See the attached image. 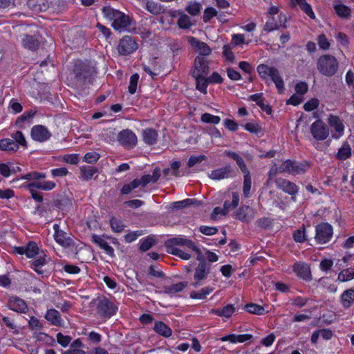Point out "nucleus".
Segmentation results:
<instances>
[{
	"mask_svg": "<svg viewBox=\"0 0 354 354\" xmlns=\"http://www.w3.org/2000/svg\"><path fill=\"white\" fill-rule=\"evenodd\" d=\"M0 150L15 152L17 151V147L13 140L11 138H3L0 140Z\"/></svg>",
	"mask_w": 354,
	"mask_h": 354,
	"instance_id": "obj_41",
	"label": "nucleus"
},
{
	"mask_svg": "<svg viewBox=\"0 0 354 354\" xmlns=\"http://www.w3.org/2000/svg\"><path fill=\"white\" fill-rule=\"evenodd\" d=\"M252 337V335L250 334H243V335H235V334H230L226 336L222 337L220 339L222 342H230L232 343H242L245 342L248 340H250Z\"/></svg>",
	"mask_w": 354,
	"mask_h": 354,
	"instance_id": "obj_32",
	"label": "nucleus"
},
{
	"mask_svg": "<svg viewBox=\"0 0 354 354\" xmlns=\"http://www.w3.org/2000/svg\"><path fill=\"white\" fill-rule=\"evenodd\" d=\"M138 48V44L131 37L124 36L119 41L118 50L120 55H128L135 52Z\"/></svg>",
	"mask_w": 354,
	"mask_h": 354,
	"instance_id": "obj_10",
	"label": "nucleus"
},
{
	"mask_svg": "<svg viewBox=\"0 0 354 354\" xmlns=\"http://www.w3.org/2000/svg\"><path fill=\"white\" fill-rule=\"evenodd\" d=\"M211 266L206 261H202L198 263L194 270V282L192 286L197 288L201 286L203 281L207 279L210 272Z\"/></svg>",
	"mask_w": 354,
	"mask_h": 354,
	"instance_id": "obj_9",
	"label": "nucleus"
},
{
	"mask_svg": "<svg viewBox=\"0 0 354 354\" xmlns=\"http://www.w3.org/2000/svg\"><path fill=\"white\" fill-rule=\"evenodd\" d=\"M214 288L209 286L205 287L197 292H192L190 295L192 299H204L207 295H209Z\"/></svg>",
	"mask_w": 354,
	"mask_h": 354,
	"instance_id": "obj_47",
	"label": "nucleus"
},
{
	"mask_svg": "<svg viewBox=\"0 0 354 354\" xmlns=\"http://www.w3.org/2000/svg\"><path fill=\"white\" fill-rule=\"evenodd\" d=\"M168 253L177 256L183 260H189L191 257V255L187 252L183 250L182 248H170Z\"/></svg>",
	"mask_w": 354,
	"mask_h": 354,
	"instance_id": "obj_53",
	"label": "nucleus"
},
{
	"mask_svg": "<svg viewBox=\"0 0 354 354\" xmlns=\"http://www.w3.org/2000/svg\"><path fill=\"white\" fill-rule=\"evenodd\" d=\"M27 6L34 12H43L48 8V4L44 0H28Z\"/></svg>",
	"mask_w": 354,
	"mask_h": 354,
	"instance_id": "obj_35",
	"label": "nucleus"
},
{
	"mask_svg": "<svg viewBox=\"0 0 354 354\" xmlns=\"http://www.w3.org/2000/svg\"><path fill=\"white\" fill-rule=\"evenodd\" d=\"M354 279V268H349L342 270L338 274L337 281L347 282Z\"/></svg>",
	"mask_w": 354,
	"mask_h": 354,
	"instance_id": "obj_46",
	"label": "nucleus"
},
{
	"mask_svg": "<svg viewBox=\"0 0 354 354\" xmlns=\"http://www.w3.org/2000/svg\"><path fill=\"white\" fill-rule=\"evenodd\" d=\"M217 11L212 7L207 8L203 14V21L204 22H208L211 19L214 17L216 16Z\"/></svg>",
	"mask_w": 354,
	"mask_h": 354,
	"instance_id": "obj_62",
	"label": "nucleus"
},
{
	"mask_svg": "<svg viewBox=\"0 0 354 354\" xmlns=\"http://www.w3.org/2000/svg\"><path fill=\"white\" fill-rule=\"evenodd\" d=\"M292 5L299 6L310 18L315 19V15L310 4L306 0H290Z\"/></svg>",
	"mask_w": 354,
	"mask_h": 354,
	"instance_id": "obj_33",
	"label": "nucleus"
},
{
	"mask_svg": "<svg viewBox=\"0 0 354 354\" xmlns=\"http://www.w3.org/2000/svg\"><path fill=\"white\" fill-rule=\"evenodd\" d=\"M118 140L124 147L131 149L136 146L137 136L133 131L125 129L118 133Z\"/></svg>",
	"mask_w": 354,
	"mask_h": 354,
	"instance_id": "obj_12",
	"label": "nucleus"
},
{
	"mask_svg": "<svg viewBox=\"0 0 354 354\" xmlns=\"http://www.w3.org/2000/svg\"><path fill=\"white\" fill-rule=\"evenodd\" d=\"M39 41L36 35H25L22 39V44L24 48L35 50L37 48Z\"/></svg>",
	"mask_w": 354,
	"mask_h": 354,
	"instance_id": "obj_34",
	"label": "nucleus"
},
{
	"mask_svg": "<svg viewBox=\"0 0 354 354\" xmlns=\"http://www.w3.org/2000/svg\"><path fill=\"white\" fill-rule=\"evenodd\" d=\"M239 194L238 192H232V203L229 200H225L223 207H216L212 212V216L216 218L219 216H225L231 209L236 208L239 204Z\"/></svg>",
	"mask_w": 354,
	"mask_h": 354,
	"instance_id": "obj_8",
	"label": "nucleus"
},
{
	"mask_svg": "<svg viewBox=\"0 0 354 354\" xmlns=\"http://www.w3.org/2000/svg\"><path fill=\"white\" fill-rule=\"evenodd\" d=\"M99 158L100 155L97 152H88L84 156V160L90 164L96 162Z\"/></svg>",
	"mask_w": 354,
	"mask_h": 354,
	"instance_id": "obj_64",
	"label": "nucleus"
},
{
	"mask_svg": "<svg viewBox=\"0 0 354 354\" xmlns=\"http://www.w3.org/2000/svg\"><path fill=\"white\" fill-rule=\"evenodd\" d=\"M317 43L319 48L324 50H328L330 48V43L324 34H322L318 37Z\"/></svg>",
	"mask_w": 354,
	"mask_h": 354,
	"instance_id": "obj_61",
	"label": "nucleus"
},
{
	"mask_svg": "<svg viewBox=\"0 0 354 354\" xmlns=\"http://www.w3.org/2000/svg\"><path fill=\"white\" fill-rule=\"evenodd\" d=\"M143 140L147 145H153L156 143L158 138V133L153 129H147L142 133Z\"/></svg>",
	"mask_w": 354,
	"mask_h": 354,
	"instance_id": "obj_39",
	"label": "nucleus"
},
{
	"mask_svg": "<svg viewBox=\"0 0 354 354\" xmlns=\"http://www.w3.org/2000/svg\"><path fill=\"white\" fill-rule=\"evenodd\" d=\"M225 154H226L230 158H232L236 161V164L238 165V166L239 167L240 169L241 170V171L243 173L248 171V169L244 162V160L239 154H237L235 152L230 151H225Z\"/></svg>",
	"mask_w": 354,
	"mask_h": 354,
	"instance_id": "obj_43",
	"label": "nucleus"
},
{
	"mask_svg": "<svg viewBox=\"0 0 354 354\" xmlns=\"http://www.w3.org/2000/svg\"><path fill=\"white\" fill-rule=\"evenodd\" d=\"M201 120L205 123H210L217 124L221 121V118L209 113H204L201 115Z\"/></svg>",
	"mask_w": 354,
	"mask_h": 354,
	"instance_id": "obj_57",
	"label": "nucleus"
},
{
	"mask_svg": "<svg viewBox=\"0 0 354 354\" xmlns=\"http://www.w3.org/2000/svg\"><path fill=\"white\" fill-rule=\"evenodd\" d=\"M55 183L53 181H36L28 183L25 185L26 188L39 189L44 191H50L55 187Z\"/></svg>",
	"mask_w": 354,
	"mask_h": 354,
	"instance_id": "obj_28",
	"label": "nucleus"
},
{
	"mask_svg": "<svg viewBox=\"0 0 354 354\" xmlns=\"http://www.w3.org/2000/svg\"><path fill=\"white\" fill-rule=\"evenodd\" d=\"M140 249L141 251L145 252L149 250L154 244L155 239L152 237H147L146 239H142L140 241Z\"/></svg>",
	"mask_w": 354,
	"mask_h": 354,
	"instance_id": "obj_56",
	"label": "nucleus"
},
{
	"mask_svg": "<svg viewBox=\"0 0 354 354\" xmlns=\"http://www.w3.org/2000/svg\"><path fill=\"white\" fill-rule=\"evenodd\" d=\"M45 319L53 326H63L64 322L59 311L55 309H49L46 311Z\"/></svg>",
	"mask_w": 354,
	"mask_h": 354,
	"instance_id": "obj_24",
	"label": "nucleus"
},
{
	"mask_svg": "<svg viewBox=\"0 0 354 354\" xmlns=\"http://www.w3.org/2000/svg\"><path fill=\"white\" fill-rule=\"evenodd\" d=\"M81 176L84 180L92 179L94 175L97 172V169L94 167L83 166L80 167Z\"/></svg>",
	"mask_w": 354,
	"mask_h": 354,
	"instance_id": "obj_44",
	"label": "nucleus"
},
{
	"mask_svg": "<svg viewBox=\"0 0 354 354\" xmlns=\"http://www.w3.org/2000/svg\"><path fill=\"white\" fill-rule=\"evenodd\" d=\"M91 240L93 243L97 244L101 249L104 250V251L108 255H109L110 257L114 256L113 248L104 239V236H99L97 234H93L91 236Z\"/></svg>",
	"mask_w": 354,
	"mask_h": 354,
	"instance_id": "obj_26",
	"label": "nucleus"
},
{
	"mask_svg": "<svg viewBox=\"0 0 354 354\" xmlns=\"http://www.w3.org/2000/svg\"><path fill=\"white\" fill-rule=\"evenodd\" d=\"M235 217L243 222H248L254 217V211L249 206H242L236 212Z\"/></svg>",
	"mask_w": 354,
	"mask_h": 354,
	"instance_id": "obj_27",
	"label": "nucleus"
},
{
	"mask_svg": "<svg viewBox=\"0 0 354 354\" xmlns=\"http://www.w3.org/2000/svg\"><path fill=\"white\" fill-rule=\"evenodd\" d=\"M294 272L299 277L308 280L310 278V271L308 266L304 263H297L294 265Z\"/></svg>",
	"mask_w": 354,
	"mask_h": 354,
	"instance_id": "obj_31",
	"label": "nucleus"
},
{
	"mask_svg": "<svg viewBox=\"0 0 354 354\" xmlns=\"http://www.w3.org/2000/svg\"><path fill=\"white\" fill-rule=\"evenodd\" d=\"M93 68L87 62L78 60L75 62L73 73L77 85H83L89 81Z\"/></svg>",
	"mask_w": 354,
	"mask_h": 354,
	"instance_id": "obj_6",
	"label": "nucleus"
},
{
	"mask_svg": "<svg viewBox=\"0 0 354 354\" xmlns=\"http://www.w3.org/2000/svg\"><path fill=\"white\" fill-rule=\"evenodd\" d=\"M138 80H139L138 74L135 73L131 76L130 81H129V92L131 94H133L136 93Z\"/></svg>",
	"mask_w": 354,
	"mask_h": 354,
	"instance_id": "obj_58",
	"label": "nucleus"
},
{
	"mask_svg": "<svg viewBox=\"0 0 354 354\" xmlns=\"http://www.w3.org/2000/svg\"><path fill=\"white\" fill-rule=\"evenodd\" d=\"M332 225L326 223L317 225L315 227V240L319 244H324L330 241L333 236Z\"/></svg>",
	"mask_w": 354,
	"mask_h": 354,
	"instance_id": "obj_7",
	"label": "nucleus"
},
{
	"mask_svg": "<svg viewBox=\"0 0 354 354\" xmlns=\"http://www.w3.org/2000/svg\"><path fill=\"white\" fill-rule=\"evenodd\" d=\"M293 237L296 242H304L306 239L305 228L302 227L301 228L297 230L293 234Z\"/></svg>",
	"mask_w": 354,
	"mask_h": 354,
	"instance_id": "obj_60",
	"label": "nucleus"
},
{
	"mask_svg": "<svg viewBox=\"0 0 354 354\" xmlns=\"http://www.w3.org/2000/svg\"><path fill=\"white\" fill-rule=\"evenodd\" d=\"M317 68L322 75L332 77L339 68V62L333 55H323L317 59Z\"/></svg>",
	"mask_w": 354,
	"mask_h": 354,
	"instance_id": "obj_5",
	"label": "nucleus"
},
{
	"mask_svg": "<svg viewBox=\"0 0 354 354\" xmlns=\"http://www.w3.org/2000/svg\"><path fill=\"white\" fill-rule=\"evenodd\" d=\"M186 39L194 50L200 54L199 56L205 57L211 54V48L205 42L191 36L187 37Z\"/></svg>",
	"mask_w": 354,
	"mask_h": 354,
	"instance_id": "obj_18",
	"label": "nucleus"
},
{
	"mask_svg": "<svg viewBox=\"0 0 354 354\" xmlns=\"http://www.w3.org/2000/svg\"><path fill=\"white\" fill-rule=\"evenodd\" d=\"M154 330L165 337H169L172 334L171 329L162 322H157L155 323Z\"/></svg>",
	"mask_w": 354,
	"mask_h": 354,
	"instance_id": "obj_40",
	"label": "nucleus"
},
{
	"mask_svg": "<svg viewBox=\"0 0 354 354\" xmlns=\"http://www.w3.org/2000/svg\"><path fill=\"white\" fill-rule=\"evenodd\" d=\"M145 8L153 15H158L162 12V8L160 3L153 1H147Z\"/></svg>",
	"mask_w": 354,
	"mask_h": 354,
	"instance_id": "obj_50",
	"label": "nucleus"
},
{
	"mask_svg": "<svg viewBox=\"0 0 354 354\" xmlns=\"http://www.w3.org/2000/svg\"><path fill=\"white\" fill-rule=\"evenodd\" d=\"M110 225L112 230L117 233L122 232L125 227L124 223L116 218H112L110 220Z\"/></svg>",
	"mask_w": 354,
	"mask_h": 354,
	"instance_id": "obj_52",
	"label": "nucleus"
},
{
	"mask_svg": "<svg viewBox=\"0 0 354 354\" xmlns=\"http://www.w3.org/2000/svg\"><path fill=\"white\" fill-rule=\"evenodd\" d=\"M8 306L9 309L17 313H26L28 311L26 301L17 296H10L8 298Z\"/></svg>",
	"mask_w": 354,
	"mask_h": 354,
	"instance_id": "obj_22",
	"label": "nucleus"
},
{
	"mask_svg": "<svg viewBox=\"0 0 354 354\" xmlns=\"http://www.w3.org/2000/svg\"><path fill=\"white\" fill-rule=\"evenodd\" d=\"M245 309L250 313L256 315H263L265 313V309L260 305L255 304H248L245 306Z\"/></svg>",
	"mask_w": 354,
	"mask_h": 354,
	"instance_id": "obj_51",
	"label": "nucleus"
},
{
	"mask_svg": "<svg viewBox=\"0 0 354 354\" xmlns=\"http://www.w3.org/2000/svg\"><path fill=\"white\" fill-rule=\"evenodd\" d=\"M231 172L232 167L230 166H225L212 171L208 176L212 180H221L229 178Z\"/></svg>",
	"mask_w": 354,
	"mask_h": 354,
	"instance_id": "obj_25",
	"label": "nucleus"
},
{
	"mask_svg": "<svg viewBox=\"0 0 354 354\" xmlns=\"http://www.w3.org/2000/svg\"><path fill=\"white\" fill-rule=\"evenodd\" d=\"M11 138L12 140H13V142H15L17 147V150L19 149V147L27 148V142L21 131H17L12 133Z\"/></svg>",
	"mask_w": 354,
	"mask_h": 354,
	"instance_id": "obj_45",
	"label": "nucleus"
},
{
	"mask_svg": "<svg viewBox=\"0 0 354 354\" xmlns=\"http://www.w3.org/2000/svg\"><path fill=\"white\" fill-rule=\"evenodd\" d=\"M14 252L19 254H25L28 258H33L41 253L35 242H29L25 246L15 247Z\"/></svg>",
	"mask_w": 354,
	"mask_h": 354,
	"instance_id": "obj_21",
	"label": "nucleus"
},
{
	"mask_svg": "<svg viewBox=\"0 0 354 354\" xmlns=\"http://www.w3.org/2000/svg\"><path fill=\"white\" fill-rule=\"evenodd\" d=\"M235 311V308L232 304H228L221 309H212L211 313L225 318L230 317Z\"/></svg>",
	"mask_w": 354,
	"mask_h": 354,
	"instance_id": "obj_38",
	"label": "nucleus"
},
{
	"mask_svg": "<svg viewBox=\"0 0 354 354\" xmlns=\"http://www.w3.org/2000/svg\"><path fill=\"white\" fill-rule=\"evenodd\" d=\"M209 73V63L205 57L197 56L194 62V69L192 71L193 77L205 76Z\"/></svg>",
	"mask_w": 354,
	"mask_h": 354,
	"instance_id": "obj_17",
	"label": "nucleus"
},
{
	"mask_svg": "<svg viewBox=\"0 0 354 354\" xmlns=\"http://www.w3.org/2000/svg\"><path fill=\"white\" fill-rule=\"evenodd\" d=\"M194 199L192 198H187L183 201H176L174 203H172L171 204V207L172 209H178L184 208L188 205H190L194 203Z\"/></svg>",
	"mask_w": 354,
	"mask_h": 354,
	"instance_id": "obj_55",
	"label": "nucleus"
},
{
	"mask_svg": "<svg viewBox=\"0 0 354 354\" xmlns=\"http://www.w3.org/2000/svg\"><path fill=\"white\" fill-rule=\"evenodd\" d=\"M308 168L306 163L299 162L291 160H276L273 162L269 172L271 178L277 174L286 173L291 175H299L305 173Z\"/></svg>",
	"mask_w": 354,
	"mask_h": 354,
	"instance_id": "obj_2",
	"label": "nucleus"
},
{
	"mask_svg": "<svg viewBox=\"0 0 354 354\" xmlns=\"http://www.w3.org/2000/svg\"><path fill=\"white\" fill-rule=\"evenodd\" d=\"M354 301V289H348L341 295V304L345 308H348Z\"/></svg>",
	"mask_w": 354,
	"mask_h": 354,
	"instance_id": "obj_37",
	"label": "nucleus"
},
{
	"mask_svg": "<svg viewBox=\"0 0 354 354\" xmlns=\"http://www.w3.org/2000/svg\"><path fill=\"white\" fill-rule=\"evenodd\" d=\"M201 10V5L196 2L189 3L186 7V10L192 15H198Z\"/></svg>",
	"mask_w": 354,
	"mask_h": 354,
	"instance_id": "obj_59",
	"label": "nucleus"
},
{
	"mask_svg": "<svg viewBox=\"0 0 354 354\" xmlns=\"http://www.w3.org/2000/svg\"><path fill=\"white\" fill-rule=\"evenodd\" d=\"M286 21L287 17L285 14L280 13L275 15V17H268V19L264 26V30L272 31L281 27L286 28Z\"/></svg>",
	"mask_w": 354,
	"mask_h": 354,
	"instance_id": "obj_13",
	"label": "nucleus"
},
{
	"mask_svg": "<svg viewBox=\"0 0 354 354\" xmlns=\"http://www.w3.org/2000/svg\"><path fill=\"white\" fill-rule=\"evenodd\" d=\"M327 122L329 127L335 131V133L332 136L333 138L339 139L343 136L345 127L343 122L338 116L330 114L327 119Z\"/></svg>",
	"mask_w": 354,
	"mask_h": 354,
	"instance_id": "obj_16",
	"label": "nucleus"
},
{
	"mask_svg": "<svg viewBox=\"0 0 354 354\" xmlns=\"http://www.w3.org/2000/svg\"><path fill=\"white\" fill-rule=\"evenodd\" d=\"M205 160L206 156L204 155L192 156L187 162V165L189 167H192L196 164L200 163Z\"/></svg>",
	"mask_w": 354,
	"mask_h": 354,
	"instance_id": "obj_63",
	"label": "nucleus"
},
{
	"mask_svg": "<svg viewBox=\"0 0 354 354\" xmlns=\"http://www.w3.org/2000/svg\"><path fill=\"white\" fill-rule=\"evenodd\" d=\"M97 311L101 316L110 317L116 313L117 308L111 301L104 298L99 301L97 306Z\"/></svg>",
	"mask_w": 354,
	"mask_h": 354,
	"instance_id": "obj_14",
	"label": "nucleus"
},
{
	"mask_svg": "<svg viewBox=\"0 0 354 354\" xmlns=\"http://www.w3.org/2000/svg\"><path fill=\"white\" fill-rule=\"evenodd\" d=\"M165 247L167 252H169L170 248H181L182 247H186L188 249L191 248H194V243L191 240L182 237H174L165 243Z\"/></svg>",
	"mask_w": 354,
	"mask_h": 354,
	"instance_id": "obj_19",
	"label": "nucleus"
},
{
	"mask_svg": "<svg viewBox=\"0 0 354 354\" xmlns=\"http://www.w3.org/2000/svg\"><path fill=\"white\" fill-rule=\"evenodd\" d=\"M275 184L278 189L292 196V199L296 201V194L299 192V187L294 183L282 178L275 180Z\"/></svg>",
	"mask_w": 354,
	"mask_h": 354,
	"instance_id": "obj_11",
	"label": "nucleus"
},
{
	"mask_svg": "<svg viewBox=\"0 0 354 354\" xmlns=\"http://www.w3.org/2000/svg\"><path fill=\"white\" fill-rule=\"evenodd\" d=\"M351 155V149L348 144L344 143L339 149L337 156L340 160H346Z\"/></svg>",
	"mask_w": 354,
	"mask_h": 354,
	"instance_id": "obj_49",
	"label": "nucleus"
},
{
	"mask_svg": "<svg viewBox=\"0 0 354 354\" xmlns=\"http://www.w3.org/2000/svg\"><path fill=\"white\" fill-rule=\"evenodd\" d=\"M334 8L337 14L341 17H347L351 14L350 8L343 4H336Z\"/></svg>",
	"mask_w": 354,
	"mask_h": 354,
	"instance_id": "obj_54",
	"label": "nucleus"
},
{
	"mask_svg": "<svg viewBox=\"0 0 354 354\" xmlns=\"http://www.w3.org/2000/svg\"><path fill=\"white\" fill-rule=\"evenodd\" d=\"M257 71L261 79L264 80L266 82L271 80L275 84L279 93H283V80L276 67L262 64L257 66Z\"/></svg>",
	"mask_w": 354,
	"mask_h": 354,
	"instance_id": "obj_3",
	"label": "nucleus"
},
{
	"mask_svg": "<svg viewBox=\"0 0 354 354\" xmlns=\"http://www.w3.org/2000/svg\"><path fill=\"white\" fill-rule=\"evenodd\" d=\"M53 227L55 231L53 237L56 243L64 248H68L72 245V239L64 231L59 229L58 224L55 223Z\"/></svg>",
	"mask_w": 354,
	"mask_h": 354,
	"instance_id": "obj_20",
	"label": "nucleus"
},
{
	"mask_svg": "<svg viewBox=\"0 0 354 354\" xmlns=\"http://www.w3.org/2000/svg\"><path fill=\"white\" fill-rule=\"evenodd\" d=\"M38 255V257L35 260L30 261V267L37 274L42 275L44 270L41 268L46 265L48 261L47 259V255L44 251H41Z\"/></svg>",
	"mask_w": 354,
	"mask_h": 354,
	"instance_id": "obj_23",
	"label": "nucleus"
},
{
	"mask_svg": "<svg viewBox=\"0 0 354 354\" xmlns=\"http://www.w3.org/2000/svg\"><path fill=\"white\" fill-rule=\"evenodd\" d=\"M196 82V88L203 93H207V87L209 83L205 76L194 77Z\"/></svg>",
	"mask_w": 354,
	"mask_h": 354,
	"instance_id": "obj_48",
	"label": "nucleus"
},
{
	"mask_svg": "<svg viewBox=\"0 0 354 354\" xmlns=\"http://www.w3.org/2000/svg\"><path fill=\"white\" fill-rule=\"evenodd\" d=\"M187 284V281H181L171 286H166L163 288V292L169 296L173 297L185 289Z\"/></svg>",
	"mask_w": 354,
	"mask_h": 354,
	"instance_id": "obj_29",
	"label": "nucleus"
},
{
	"mask_svg": "<svg viewBox=\"0 0 354 354\" xmlns=\"http://www.w3.org/2000/svg\"><path fill=\"white\" fill-rule=\"evenodd\" d=\"M310 133L312 136L314 147L318 150H323V145L319 142L326 140L330 135L328 126L322 120H316L310 126Z\"/></svg>",
	"mask_w": 354,
	"mask_h": 354,
	"instance_id": "obj_4",
	"label": "nucleus"
},
{
	"mask_svg": "<svg viewBox=\"0 0 354 354\" xmlns=\"http://www.w3.org/2000/svg\"><path fill=\"white\" fill-rule=\"evenodd\" d=\"M30 136L32 140L44 142L49 140L52 136L50 131L43 125H35L32 127Z\"/></svg>",
	"mask_w": 354,
	"mask_h": 354,
	"instance_id": "obj_15",
	"label": "nucleus"
},
{
	"mask_svg": "<svg viewBox=\"0 0 354 354\" xmlns=\"http://www.w3.org/2000/svg\"><path fill=\"white\" fill-rule=\"evenodd\" d=\"M102 10L104 17L111 23L115 30L121 32L133 30V21L129 15L110 6H105Z\"/></svg>",
	"mask_w": 354,
	"mask_h": 354,
	"instance_id": "obj_1",
	"label": "nucleus"
},
{
	"mask_svg": "<svg viewBox=\"0 0 354 354\" xmlns=\"http://www.w3.org/2000/svg\"><path fill=\"white\" fill-rule=\"evenodd\" d=\"M84 344L80 339L74 340L70 345L69 349L65 351L62 354H85L83 350Z\"/></svg>",
	"mask_w": 354,
	"mask_h": 354,
	"instance_id": "obj_36",
	"label": "nucleus"
},
{
	"mask_svg": "<svg viewBox=\"0 0 354 354\" xmlns=\"http://www.w3.org/2000/svg\"><path fill=\"white\" fill-rule=\"evenodd\" d=\"M171 15L173 17H179L178 20V25L180 28L188 29L192 26V23L189 17L183 12L179 10L174 11Z\"/></svg>",
	"mask_w": 354,
	"mask_h": 354,
	"instance_id": "obj_30",
	"label": "nucleus"
},
{
	"mask_svg": "<svg viewBox=\"0 0 354 354\" xmlns=\"http://www.w3.org/2000/svg\"><path fill=\"white\" fill-rule=\"evenodd\" d=\"M244 180L243 186V194L245 198H248L251 196L252 180L250 171L243 172Z\"/></svg>",
	"mask_w": 354,
	"mask_h": 354,
	"instance_id": "obj_42",
	"label": "nucleus"
}]
</instances>
